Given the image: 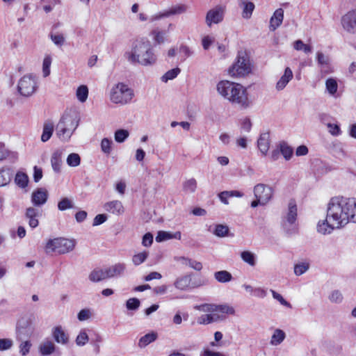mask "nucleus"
Returning <instances> with one entry per match:
<instances>
[{"label":"nucleus","instance_id":"0eeeda50","mask_svg":"<svg viewBox=\"0 0 356 356\" xmlns=\"http://www.w3.org/2000/svg\"><path fill=\"white\" fill-rule=\"evenodd\" d=\"M240 86L241 84L229 81H221L217 84V90L220 95L233 103V98H236Z\"/></svg>","mask_w":356,"mask_h":356},{"label":"nucleus","instance_id":"1a4fd4ad","mask_svg":"<svg viewBox=\"0 0 356 356\" xmlns=\"http://www.w3.org/2000/svg\"><path fill=\"white\" fill-rule=\"evenodd\" d=\"M34 327L31 321L28 318H20L16 326V339L17 341H23L31 337Z\"/></svg>","mask_w":356,"mask_h":356},{"label":"nucleus","instance_id":"4c0bfd02","mask_svg":"<svg viewBox=\"0 0 356 356\" xmlns=\"http://www.w3.org/2000/svg\"><path fill=\"white\" fill-rule=\"evenodd\" d=\"M286 337L284 332L280 329H276L270 339V344L273 346H277L280 344Z\"/></svg>","mask_w":356,"mask_h":356},{"label":"nucleus","instance_id":"5fc2aeb1","mask_svg":"<svg viewBox=\"0 0 356 356\" xmlns=\"http://www.w3.org/2000/svg\"><path fill=\"white\" fill-rule=\"evenodd\" d=\"M21 343L19 346V353L22 356L26 355L32 346V344L29 340L21 341Z\"/></svg>","mask_w":356,"mask_h":356},{"label":"nucleus","instance_id":"bf43d9fd","mask_svg":"<svg viewBox=\"0 0 356 356\" xmlns=\"http://www.w3.org/2000/svg\"><path fill=\"white\" fill-rule=\"evenodd\" d=\"M309 268V265L307 263H301L295 265L294 273L296 275H301L305 273Z\"/></svg>","mask_w":356,"mask_h":356},{"label":"nucleus","instance_id":"393cba45","mask_svg":"<svg viewBox=\"0 0 356 356\" xmlns=\"http://www.w3.org/2000/svg\"><path fill=\"white\" fill-rule=\"evenodd\" d=\"M293 72L290 67H287L284 72V74L280 77L276 83V89L278 91L282 90L288 84V83L293 79Z\"/></svg>","mask_w":356,"mask_h":356},{"label":"nucleus","instance_id":"aec40b11","mask_svg":"<svg viewBox=\"0 0 356 356\" xmlns=\"http://www.w3.org/2000/svg\"><path fill=\"white\" fill-rule=\"evenodd\" d=\"M270 145V133L265 132L260 134L257 140V147L263 155H266Z\"/></svg>","mask_w":356,"mask_h":356},{"label":"nucleus","instance_id":"c85d7f7f","mask_svg":"<svg viewBox=\"0 0 356 356\" xmlns=\"http://www.w3.org/2000/svg\"><path fill=\"white\" fill-rule=\"evenodd\" d=\"M13 176V170L10 168L0 170V187L8 185Z\"/></svg>","mask_w":356,"mask_h":356},{"label":"nucleus","instance_id":"f257e3e1","mask_svg":"<svg viewBox=\"0 0 356 356\" xmlns=\"http://www.w3.org/2000/svg\"><path fill=\"white\" fill-rule=\"evenodd\" d=\"M327 218L337 228H342L348 222H356V198L337 196L327 204Z\"/></svg>","mask_w":356,"mask_h":356},{"label":"nucleus","instance_id":"7ed1b4c3","mask_svg":"<svg viewBox=\"0 0 356 356\" xmlns=\"http://www.w3.org/2000/svg\"><path fill=\"white\" fill-rule=\"evenodd\" d=\"M79 120L70 114H63L56 127V135L62 141H68L79 126Z\"/></svg>","mask_w":356,"mask_h":356},{"label":"nucleus","instance_id":"dca6fc26","mask_svg":"<svg viewBox=\"0 0 356 356\" xmlns=\"http://www.w3.org/2000/svg\"><path fill=\"white\" fill-rule=\"evenodd\" d=\"M127 269V266L124 263H116L106 268V273L108 279L122 277L124 275Z\"/></svg>","mask_w":356,"mask_h":356},{"label":"nucleus","instance_id":"b1692460","mask_svg":"<svg viewBox=\"0 0 356 356\" xmlns=\"http://www.w3.org/2000/svg\"><path fill=\"white\" fill-rule=\"evenodd\" d=\"M334 229H337V226L333 225V223L330 221L327 214L326 215L325 220L319 221L317 225L318 232L324 235L332 233Z\"/></svg>","mask_w":356,"mask_h":356},{"label":"nucleus","instance_id":"13d9d810","mask_svg":"<svg viewBox=\"0 0 356 356\" xmlns=\"http://www.w3.org/2000/svg\"><path fill=\"white\" fill-rule=\"evenodd\" d=\"M152 35L154 36V40L159 43H163L165 41V38L166 36V32L163 31H159L158 29H155L152 31Z\"/></svg>","mask_w":356,"mask_h":356},{"label":"nucleus","instance_id":"7c9ffc66","mask_svg":"<svg viewBox=\"0 0 356 356\" xmlns=\"http://www.w3.org/2000/svg\"><path fill=\"white\" fill-rule=\"evenodd\" d=\"M89 280L92 282H98L108 279L105 269L96 268L90 272L88 276Z\"/></svg>","mask_w":356,"mask_h":356},{"label":"nucleus","instance_id":"e2e57ef3","mask_svg":"<svg viewBox=\"0 0 356 356\" xmlns=\"http://www.w3.org/2000/svg\"><path fill=\"white\" fill-rule=\"evenodd\" d=\"M329 300L332 302L340 303L343 300L342 293L339 290H334L329 296Z\"/></svg>","mask_w":356,"mask_h":356},{"label":"nucleus","instance_id":"c756f323","mask_svg":"<svg viewBox=\"0 0 356 356\" xmlns=\"http://www.w3.org/2000/svg\"><path fill=\"white\" fill-rule=\"evenodd\" d=\"M220 320H223V315L214 313L202 315L197 318V323L200 324H209Z\"/></svg>","mask_w":356,"mask_h":356},{"label":"nucleus","instance_id":"39448f33","mask_svg":"<svg viewBox=\"0 0 356 356\" xmlns=\"http://www.w3.org/2000/svg\"><path fill=\"white\" fill-rule=\"evenodd\" d=\"M76 245L74 239L57 238L49 240L45 246L47 252H54L60 254H66L72 251Z\"/></svg>","mask_w":356,"mask_h":356},{"label":"nucleus","instance_id":"de8ad7c7","mask_svg":"<svg viewBox=\"0 0 356 356\" xmlns=\"http://www.w3.org/2000/svg\"><path fill=\"white\" fill-rule=\"evenodd\" d=\"M89 340L88 334L85 330H81L79 334L77 335L75 342L78 346H83L86 345Z\"/></svg>","mask_w":356,"mask_h":356},{"label":"nucleus","instance_id":"72a5a7b5","mask_svg":"<svg viewBox=\"0 0 356 356\" xmlns=\"http://www.w3.org/2000/svg\"><path fill=\"white\" fill-rule=\"evenodd\" d=\"M215 313L219 315H223V320L226 314H234V309L228 305H215Z\"/></svg>","mask_w":356,"mask_h":356},{"label":"nucleus","instance_id":"052dcab7","mask_svg":"<svg viewBox=\"0 0 356 356\" xmlns=\"http://www.w3.org/2000/svg\"><path fill=\"white\" fill-rule=\"evenodd\" d=\"M73 207L72 202L67 197L63 198L58 204V209L60 211H65Z\"/></svg>","mask_w":356,"mask_h":356},{"label":"nucleus","instance_id":"774afa93","mask_svg":"<svg viewBox=\"0 0 356 356\" xmlns=\"http://www.w3.org/2000/svg\"><path fill=\"white\" fill-rule=\"evenodd\" d=\"M13 341L10 339H0V351L7 350L11 348Z\"/></svg>","mask_w":356,"mask_h":356},{"label":"nucleus","instance_id":"c03bdc74","mask_svg":"<svg viewBox=\"0 0 356 356\" xmlns=\"http://www.w3.org/2000/svg\"><path fill=\"white\" fill-rule=\"evenodd\" d=\"M66 162L70 167H77L81 163V157L76 153H71L67 156Z\"/></svg>","mask_w":356,"mask_h":356},{"label":"nucleus","instance_id":"ea45409f","mask_svg":"<svg viewBox=\"0 0 356 356\" xmlns=\"http://www.w3.org/2000/svg\"><path fill=\"white\" fill-rule=\"evenodd\" d=\"M183 191L186 193H193L197 189V181L194 178L188 179L182 184Z\"/></svg>","mask_w":356,"mask_h":356},{"label":"nucleus","instance_id":"49530a36","mask_svg":"<svg viewBox=\"0 0 356 356\" xmlns=\"http://www.w3.org/2000/svg\"><path fill=\"white\" fill-rule=\"evenodd\" d=\"M325 87L327 92L334 95L337 91L338 84L334 79L329 78L325 81Z\"/></svg>","mask_w":356,"mask_h":356},{"label":"nucleus","instance_id":"603ef678","mask_svg":"<svg viewBox=\"0 0 356 356\" xmlns=\"http://www.w3.org/2000/svg\"><path fill=\"white\" fill-rule=\"evenodd\" d=\"M129 133L125 129H118L115 132V140L118 143H123L128 137Z\"/></svg>","mask_w":356,"mask_h":356},{"label":"nucleus","instance_id":"473e14b6","mask_svg":"<svg viewBox=\"0 0 356 356\" xmlns=\"http://www.w3.org/2000/svg\"><path fill=\"white\" fill-rule=\"evenodd\" d=\"M14 181L20 188H25L29 184V177L25 172L18 171L15 175Z\"/></svg>","mask_w":356,"mask_h":356},{"label":"nucleus","instance_id":"ddd939ff","mask_svg":"<svg viewBox=\"0 0 356 356\" xmlns=\"http://www.w3.org/2000/svg\"><path fill=\"white\" fill-rule=\"evenodd\" d=\"M254 195L255 198L260 199L262 202L268 203L272 198L273 189L264 184H258L254 188Z\"/></svg>","mask_w":356,"mask_h":356},{"label":"nucleus","instance_id":"338daca9","mask_svg":"<svg viewBox=\"0 0 356 356\" xmlns=\"http://www.w3.org/2000/svg\"><path fill=\"white\" fill-rule=\"evenodd\" d=\"M50 38L57 46H62L65 42V38L63 34H50Z\"/></svg>","mask_w":356,"mask_h":356},{"label":"nucleus","instance_id":"4be33fe9","mask_svg":"<svg viewBox=\"0 0 356 356\" xmlns=\"http://www.w3.org/2000/svg\"><path fill=\"white\" fill-rule=\"evenodd\" d=\"M104 209L105 211L118 216L124 213L123 205L119 200H113L105 203Z\"/></svg>","mask_w":356,"mask_h":356},{"label":"nucleus","instance_id":"864d4df0","mask_svg":"<svg viewBox=\"0 0 356 356\" xmlns=\"http://www.w3.org/2000/svg\"><path fill=\"white\" fill-rule=\"evenodd\" d=\"M148 257V252H140L138 254H136L132 257V261L134 265L138 266L143 263L146 259Z\"/></svg>","mask_w":356,"mask_h":356},{"label":"nucleus","instance_id":"f03ea898","mask_svg":"<svg viewBox=\"0 0 356 356\" xmlns=\"http://www.w3.org/2000/svg\"><path fill=\"white\" fill-rule=\"evenodd\" d=\"M126 57L132 64H140L143 66L154 65L156 61L151 42L146 38H140L134 41L130 51L126 53Z\"/></svg>","mask_w":356,"mask_h":356},{"label":"nucleus","instance_id":"09e8293b","mask_svg":"<svg viewBox=\"0 0 356 356\" xmlns=\"http://www.w3.org/2000/svg\"><path fill=\"white\" fill-rule=\"evenodd\" d=\"M180 69L179 67H176L168 71L164 75L161 77V81L163 82H167L169 80H172L175 79L179 73Z\"/></svg>","mask_w":356,"mask_h":356},{"label":"nucleus","instance_id":"f704fd0d","mask_svg":"<svg viewBox=\"0 0 356 356\" xmlns=\"http://www.w3.org/2000/svg\"><path fill=\"white\" fill-rule=\"evenodd\" d=\"M55 344L51 341H45L40 346V352L42 355H49L55 351Z\"/></svg>","mask_w":356,"mask_h":356},{"label":"nucleus","instance_id":"6ab92c4d","mask_svg":"<svg viewBox=\"0 0 356 356\" xmlns=\"http://www.w3.org/2000/svg\"><path fill=\"white\" fill-rule=\"evenodd\" d=\"M64 150L63 149H56L51 157V165L53 170L59 173L61 170V165L63 163V156Z\"/></svg>","mask_w":356,"mask_h":356},{"label":"nucleus","instance_id":"69168bd1","mask_svg":"<svg viewBox=\"0 0 356 356\" xmlns=\"http://www.w3.org/2000/svg\"><path fill=\"white\" fill-rule=\"evenodd\" d=\"M172 233L165 231H159L156 236V242H162L169 239H172Z\"/></svg>","mask_w":356,"mask_h":356},{"label":"nucleus","instance_id":"a18cd8bd","mask_svg":"<svg viewBox=\"0 0 356 356\" xmlns=\"http://www.w3.org/2000/svg\"><path fill=\"white\" fill-rule=\"evenodd\" d=\"M328 132L333 136H339L341 134V130L339 124L335 120L327 124Z\"/></svg>","mask_w":356,"mask_h":356},{"label":"nucleus","instance_id":"a19ab883","mask_svg":"<svg viewBox=\"0 0 356 356\" xmlns=\"http://www.w3.org/2000/svg\"><path fill=\"white\" fill-rule=\"evenodd\" d=\"M241 5L243 6V17L249 19L254 9V4L252 2L242 1Z\"/></svg>","mask_w":356,"mask_h":356},{"label":"nucleus","instance_id":"2eb2a0df","mask_svg":"<svg viewBox=\"0 0 356 356\" xmlns=\"http://www.w3.org/2000/svg\"><path fill=\"white\" fill-rule=\"evenodd\" d=\"M237 90L239 92H236V98H233V104H238L243 108H247L249 107L250 102L248 99L246 89L241 85Z\"/></svg>","mask_w":356,"mask_h":356},{"label":"nucleus","instance_id":"f3484780","mask_svg":"<svg viewBox=\"0 0 356 356\" xmlns=\"http://www.w3.org/2000/svg\"><path fill=\"white\" fill-rule=\"evenodd\" d=\"M298 216V209L296 202L294 200H291L288 204L286 211L282 216V221L296 222Z\"/></svg>","mask_w":356,"mask_h":356},{"label":"nucleus","instance_id":"3c124183","mask_svg":"<svg viewBox=\"0 0 356 356\" xmlns=\"http://www.w3.org/2000/svg\"><path fill=\"white\" fill-rule=\"evenodd\" d=\"M140 305V301L136 298H131L126 302V307L128 310L136 311Z\"/></svg>","mask_w":356,"mask_h":356},{"label":"nucleus","instance_id":"bb28decb","mask_svg":"<svg viewBox=\"0 0 356 356\" xmlns=\"http://www.w3.org/2000/svg\"><path fill=\"white\" fill-rule=\"evenodd\" d=\"M191 277L189 275H185L177 278L174 283L175 288L181 291L188 289L191 287Z\"/></svg>","mask_w":356,"mask_h":356},{"label":"nucleus","instance_id":"2f4dec72","mask_svg":"<svg viewBox=\"0 0 356 356\" xmlns=\"http://www.w3.org/2000/svg\"><path fill=\"white\" fill-rule=\"evenodd\" d=\"M157 333L154 332H152L147 333L140 338L138 346V347L143 348L146 347L149 343L154 342L157 339Z\"/></svg>","mask_w":356,"mask_h":356},{"label":"nucleus","instance_id":"a878e982","mask_svg":"<svg viewBox=\"0 0 356 356\" xmlns=\"http://www.w3.org/2000/svg\"><path fill=\"white\" fill-rule=\"evenodd\" d=\"M284 19V10L282 8L277 9L270 20V29L272 31H275L278 28L282 23Z\"/></svg>","mask_w":356,"mask_h":356},{"label":"nucleus","instance_id":"9b49d317","mask_svg":"<svg viewBox=\"0 0 356 356\" xmlns=\"http://www.w3.org/2000/svg\"><path fill=\"white\" fill-rule=\"evenodd\" d=\"M225 13V7L216 6L210 9L206 15L205 23L211 27L213 24H218L223 21Z\"/></svg>","mask_w":356,"mask_h":356},{"label":"nucleus","instance_id":"cd10ccee","mask_svg":"<svg viewBox=\"0 0 356 356\" xmlns=\"http://www.w3.org/2000/svg\"><path fill=\"white\" fill-rule=\"evenodd\" d=\"M282 229L287 236H291L298 233V227L296 222L281 220Z\"/></svg>","mask_w":356,"mask_h":356},{"label":"nucleus","instance_id":"5701e85b","mask_svg":"<svg viewBox=\"0 0 356 356\" xmlns=\"http://www.w3.org/2000/svg\"><path fill=\"white\" fill-rule=\"evenodd\" d=\"M52 336L58 343L66 345L69 342V336L60 325H58L53 329Z\"/></svg>","mask_w":356,"mask_h":356},{"label":"nucleus","instance_id":"4468645a","mask_svg":"<svg viewBox=\"0 0 356 356\" xmlns=\"http://www.w3.org/2000/svg\"><path fill=\"white\" fill-rule=\"evenodd\" d=\"M48 198V192L44 188H39L34 191L31 195V202L35 207L44 204Z\"/></svg>","mask_w":356,"mask_h":356},{"label":"nucleus","instance_id":"37998d69","mask_svg":"<svg viewBox=\"0 0 356 356\" xmlns=\"http://www.w3.org/2000/svg\"><path fill=\"white\" fill-rule=\"evenodd\" d=\"M280 150L286 160H289L293 156V148L285 142L280 144Z\"/></svg>","mask_w":356,"mask_h":356},{"label":"nucleus","instance_id":"58836bf2","mask_svg":"<svg viewBox=\"0 0 356 356\" xmlns=\"http://www.w3.org/2000/svg\"><path fill=\"white\" fill-rule=\"evenodd\" d=\"M241 259L250 266H254L256 265V255L248 250H245L241 252Z\"/></svg>","mask_w":356,"mask_h":356},{"label":"nucleus","instance_id":"4d7b16f0","mask_svg":"<svg viewBox=\"0 0 356 356\" xmlns=\"http://www.w3.org/2000/svg\"><path fill=\"white\" fill-rule=\"evenodd\" d=\"M112 143L113 142L111 139H108L107 138H103L101 142L102 151L106 154H109L112 150V149H111Z\"/></svg>","mask_w":356,"mask_h":356},{"label":"nucleus","instance_id":"e433bc0d","mask_svg":"<svg viewBox=\"0 0 356 356\" xmlns=\"http://www.w3.org/2000/svg\"><path fill=\"white\" fill-rule=\"evenodd\" d=\"M214 278L220 283H227L232 280V274L227 270L216 271L213 274Z\"/></svg>","mask_w":356,"mask_h":356},{"label":"nucleus","instance_id":"6e6d98bb","mask_svg":"<svg viewBox=\"0 0 356 356\" xmlns=\"http://www.w3.org/2000/svg\"><path fill=\"white\" fill-rule=\"evenodd\" d=\"M229 228L224 225H217L215 227L213 234L218 237H224L227 235Z\"/></svg>","mask_w":356,"mask_h":356},{"label":"nucleus","instance_id":"423d86ee","mask_svg":"<svg viewBox=\"0 0 356 356\" xmlns=\"http://www.w3.org/2000/svg\"><path fill=\"white\" fill-rule=\"evenodd\" d=\"M37 88V77L35 75H24L18 82L17 90L22 96H31L36 91Z\"/></svg>","mask_w":356,"mask_h":356},{"label":"nucleus","instance_id":"412c9836","mask_svg":"<svg viewBox=\"0 0 356 356\" xmlns=\"http://www.w3.org/2000/svg\"><path fill=\"white\" fill-rule=\"evenodd\" d=\"M41 211L34 207H29L26 211V217L29 219V225L31 228H35L38 225V217L41 216Z\"/></svg>","mask_w":356,"mask_h":356},{"label":"nucleus","instance_id":"6e6552de","mask_svg":"<svg viewBox=\"0 0 356 356\" xmlns=\"http://www.w3.org/2000/svg\"><path fill=\"white\" fill-rule=\"evenodd\" d=\"M240 86L241 84L229 81H221L217 84V90L220 95L233 103V98H236Z\"/></svg>","mask_w":356,"mask_h":356},{"label":"nucleus","instance_id":"9d476101","mask_svg":"<svg viewBox=\"0 0 356 356\" xmlns=\"http://www.w3.org/2000/svg\"><path fill=\"white\" fill-rule=\"evenodd\" d=\"M250 72L249 60L244 56H238L237 61L229 69L232 76H243Z\"/></svg>","mask_w":356,"mask_h":356},{"label":"nucleus","instance_id":"79ce46f5","mask_svg":"<svg viewBox=\"0 0 356 356\" xmlns=\"http://www.w3.org/2000/svg\"><path fill=\"white\" fill-rule=\"evenodd\" d=\"M76 96L80 102L84 103L88 97V87L85 85H81L78 87L76 92Z\"/></svg>","mask_w":356,"mask_h":356},{"label":"nucleus","instance_id":"8fccbe9b","mask_svg":"<svg viewBox=\"0 0 356 356\" xmlns=\"http://www.w3.org/2000/svg\"><path fill=\"white\" fill-rule=\"evenodd\" d=\"M316 60L318 66L327 67V65L330 63V58L329 56L324 54L321 51L316 52Z\"/></svg>","mask_w":356,"mask_h":356},{"label":"nucleus","instance_id":"0e129e2a","mask_svg":"<svg viewBox=\"0 0 356 356\" xmlns=\"http://www.w3.org/2000/svg\"><path fill=\"white\" fill-rule=\"evenodd\" d=\"M270 291L272 293L273 298H275L278 302H280V303L282 305L285 306L288 308H291V305L289 302H287L286 300H284V298L282 296V295L277 293L274 290H270Z\"/></svg>","mask_w":356,"mask_h":356},{"label":"nucleus","instance_id":"c9c22d12","mask_svg":"<svg viewBox=\"0 0 356 356\" xmlns=\"http://www.w3.org/2000/svg\"><path fill=\"white\" fill-rule=\"evenodd\" d=\"M54 129V125L52 122H47L44 124L42 134L41 136V140L47 142L50 139L52 136Z\"/></svg>","mask_w":356,"mask_h":356},{"label":"nucleus","instance_id":"f8f14e48","mask_svg":"<svg viewBox=\"0 0 356 356\" xmlns=\"http://www.w3.org/2000/svg\"><path fill=\"white\" fill-rule=\"evenodd\" d=\"M341 24L346 32L356 33V9L351 10L341 18Z\"/></svg>","mask_w":356,"mask_h":356},{"label":"nucleus","instance_id":"20e7f679","mask_svg":"<svg viewBox=\"0 0 356 356\" xmlns=\"http://www.w3.org/2000/svg\"><path fill=\"white\" fill-rule=\"evenodd\" d=\"M134 96V90L123 83L113 86L110 92V100L117 104H127L131 101Z\"/></svg>","mask_w":356,"mask_h":356},{"label":"nucleus","instance_id":"a211bd4d","mask_svg":"<svg viewBox=\"0 0 356 356\" xmlns=\"http://www.w3.org/2000/svg\"><path fill=\"white\" fill-rule=\"evenodd\" d=\"M187 10L188 6L186 4H177L172 6L168 10L156 16L154 19H159L163 17H168L171 15H181L186 13Z\"/></svg>","mask_w":356,"mask_h":356},{"label":"nucleus","instance_id":"680f3d73","mask_svg":"<svg viewBox=\"0 0 356 356\" xmlns=\"http://www.w3.org/2000/svg\"><path fill=\"white\" fill-rule=\"evenodd\" d=\"M51 64V59L49 56H47L43 60L42 63V73L44 77H47L50 74V66Z\"/></svg>","mask_w":356,"mask_h":356}]
</instances>
